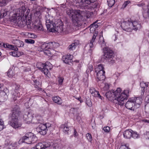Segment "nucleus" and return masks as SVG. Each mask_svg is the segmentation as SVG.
Masks as SVG:
<instances>
[{"mask_svg": "<svg viewBox=\"0 0 149 149\" xmlns=\"http://www.w3.org/2000/svg\"><path fill=\"white\" fill-rule=\"evenodd\" d=\"M140 86L141 87L142 89L143 88L145 89V88L148 87V84L146 83H145L144 82H142L140 83Z\"/></svg>", "mask_w": 149, "mask_h": 149, "instance_id": "40", "label": "nucleus"}, {"mask_svg": "<svg viewBox=\"0 0 149 149\" xmlns=\"http://www.w3.org/2000/svg\"><path fill=\"white\" fill-rule=\"evenodd\" d=\"M99 92L95 90H94V97H98L101 100H103V97L99 93Z\"/></svg>", "mask_w": 149, "mask_h": 149, "instance_id": "31", "label": "nucleus"}, {"mask_svg": "<svg viewBox=\"0 0 149 149\" xmlns=\"http://www.w3.org/2000/svg\"><path fill=\"white\" fill-rule=\"evenodd\" d=\"M97 21L94 22V26L95 27V28H97L99 25H100L99 23H97Z\"/></svg>", "mask_w": 149, "mask_h": 149, "instance_id": "50", "label": "nucleus"}, {"mask_svg": "<svg viewBox=\"0 0 149 149\" xmlns=\"http://www.w3.org/2000/svg\"><path fill=\"white\" fill-rule=\"evenodd\" d=\"M50 146V145L49 144L46 142L39 143L37 144L35 147L32 148L31 149H46Z\"/></svg>", "mask_w": 149, "mask_h": 149, "instance_id": "13", "label": "nucleus"}, {"mask_svg": "<svg viewBox=\"0 0 149 149\" xmlns=\"http://www.w3.org/2000/svg\"><path fill=\"white\" fill-rule=\"evenodd\" d=\"M30 12L29 9H26L24 6H23L17 10V13H15L10 18L11 21L19 26L23 27L26 25L29 29H31L32 27L31 23V17H28ZM33 24H32V25Z\"/></svg>", "mask_w": 149, "mask_h": 149, "instance_id": "1", "label": "nucleus"}, {"mask_svg": "<svg viewBox=\"0 0 149 149\" xmlns=\"http://www.w3.org/2000/svg\"><path fill=\"white\" fill-rule=\"evenodd\" d=\"M52 99L54 102L58 104H61L62 103L61 99L59 97L55 96L52 97Z\"/></svg>", "mask_w": 149, "mask_h": 149, "instance_id": "28", "label": "nucleus"}, {"mask_svg": "<svg viewBox=\"0 0 149 149\" xmlns=\"http://www.w3.org/2000/svg\"><path fill=\"white\" fill-rule=\"evenodd\" d=\"M144 134L146 135L147 137L149 139V132H146V133H145Z\"/></svg>", "mask_w": 149, "mask_h": 149, "instance_id": "58", "label": "nucleus"}, {"mask_svg": "<svg viewBox=\"0 0 149 149\" xmlns=\"http://www.w3.org/2000/svg\"><path fill=\"white\" fill-rule=\"evenodd\" d=\"M3 86V84L0 83V88ZM7 93L3 91H0V101L3 102L7 99Z\"/></svg>", "mask_w": 149, "mask_h": 149, "instance_id": "16", "label": "nucleus"}, {"mask_svg": "<svg viewBox=\"0 0 149 149\" xmlns=\"http://www.w3.org/2000/svg\"><path fill=\"white\" fill-rule=\"evenodd\" d=\"M104 68L103 65L100 64L98 65L95 68V72L97 73L100 71H104Z\"/></svg>", "mask_w": 149, "mask_h": 149, "instance_id": "29", "label": "nucleus"}, {"mask_svg": "<svg viewBox=\"0 0 149 149\" xmlns=\"http://www.w3.org/2000/svg\"><path fill=\"white\" fill-rule=\"evenodd\" d=\"M60 127L63 129V132L65 134H69L71 132L70 127L68 126L67 125L62 124L61 126Z\"/></svg>", "mask_w": 149, "mask_h": 149, "instance_id": "19", "label": "nucleus"}, {"mask_svg": "<svg viewBox=\"0 0 149 149\" xmlns=\"http://www.w3.org/2000/svg\"><path fill=\"white\" fill-rule=\"evenodd\" d=\"M141 103L140 99L139 98H136V100L135 101L131 100L127 102L125 104V107L127 109L134 111V109L133 108L135 104H137L139 105Z\"/></svg>", "mask_w": 149, "mask_h": 149, "instance_id": "11", "label": "nucleus"}, {"mask_svg": "<svg viewBox=\"0 0 149 149\" xmlns=\"http://www.w3.org/2000/svg\"><path fill=\"white\" fill-rule=\"evenodd\" d=\"M7 74L8 77L10 78L15 77V73L13 72L11 69H9L7 72Z\"/></svg>", "mask_w": 149, "mask_h": 149, "instance_id": "30", "label": "nucleus"}, {"mask_svg": "<svg viewBox=\"0 0 149 149\" xmlns=\"http://www.w3.org/2000/svg\"><path fill=\"white\" fill-rule=\"evenodd\" d=\"M77 99L78 100H79L80 103H82L83 102V101L81 99V97H76V96H74L73 97Z\"/></svg>", "mask_w": 149, "mask_h": 149, "instance_id": "54", "label": "nucleus"}, {"mask_svg": "<svg viewBox=\"0 0 149 149\" xmlns=\"http://www.w3.org/2000/svg\"><path fill=\"white\" fill-rule=\"evenodd\" d=\"M146 104L145 105V109L146 112L149 113V95H147L145 98Z\"/></svg>", "mask_w": 149, "mask_h": 149, "instance_id": "22", "label": "nucleus"}, {"mask_svg": "<svg viewBox=\"0 0 149 149\" xmlns=\"http://www.w3.org/2000/svg\"><path fill=\"white\" fill-rule=\"evenodd\" d=\"M130 3V1H125L123 5V6L124 8L126 6Z\"/></svg>", "mask_w": 149, "mask_h": 149, "instance_id": "51", "label": "nucleus"}, {"mask_svg": "<svg viewBox=\"0 0 149 149\" xmlns=\"http://www.w3.org/2000/svg\"><path fill=\"white\" fill-rule=\"evenodd\" d=\"M79 44V41L72 43L68 47V49L69 50H73L75 49L76 47Z\"/></svg>", "mask_w": 149, "mask_h": 149, "instance_id": "26", "label": "nucleus"}, {"mask_svg": "<svg viewBox=\"0 0 149 149\" xmlns=\"http://www.w3.org/2000/svg\"><path fill=\"white\" fill-rule=\"evenodd\" d=\"M28 136L30 138L31 140V143H34L35 142L38 140L37 138L35 135L34 134L31 132H29Z\"/></svg>", "mask_w": 149, "mask_h": 149, "instance_id": "27", "label": "nucleus"}, {"mask_svg": "<svg viewBox=\"0 0 149 149\" xmlns=\"http://www.w3.org/2000/svg\"><path fill=\"white\" fill-rule=\"evenodd\" d=\"M6 44H5L3 43H2L1 42H0V47H1L2 46H3L4 47H4L3 45H6Z\"/></svg>", "mask_w": 149, "mask_h": 149, "instance_id": "61", "label": "nucleus"}, {"mask_svg": "<svg viewBox=\"0 0 149 149\" xmlns=\"http://www.w3.org/2000/svg\"><path fill=\"white\" fill-rule=\"evenodd\" d=\"M47 49L52 50V49L56 48L58 46V44L54 42L46 43Z\"/></svg>", "mask_w": 149, "mask_h": 149, "instance_id": "21", "label": "nucleus"}, {"mask_svg": "<svg viewBox=\"0 0 149 149\" xmlns=\"http://www.w3.org/2000/svg\"><path fill=\"white\" fill-rule=\"evenodd\" d=\"M95 33H94V36L95 37L96 36H97L98 35V31H96L95 30Z\"/></svg>", "mask_w": 149, "mask_h": 149, "instance_id": "60", "label": "nucleus"}, {"mask_svg": "<svg viewBox=\"0 0 149 149\" xmlns=\"http://www.w3.org/2000/svg\"><path fill=\"white\" fill-rule=\"evenodd\" d=\"M133 130L131 129L125 130L123 133L124 137L126 139H130L132 136Z\"/></svg>", "mask_w": 149, "mask_h": 149, "instance_id": "18", "label": "nucleus"}, {"mask_svg": "<svg viewBox=\"0 0 149 149\" xmlns=\"http://www.w3.org/2000/svg\"><path fill=\"white\" fill-rule=\"evenodd\" d=\"M11 0H2L1 1V6H3L6 5L7 3L10 1Z\"/></svg>", "mask_w": 149, "mask_h": 149, "instance_id": "39", "label": "nucleus"}, {"mask_svg": "<svg viewBox=\"0 0 149 149\" xmlns=\"http://www.w3.org/2000/svg\"><path fill=\"white\" fill-rule=\"evenodd\" d=\"M25 42L28 44H33L35 42L34 40L30 39H26L25 40Z\"/></svg>", "mask_w": 149, "mask_h": 149, "instance_id": "41", "label": "nucleus"}, {"mask_svg": "<svg viewBox=\"0 0 149 149\" xmlns=\"http://www.w3.org/2000/svg\"><path fill=\"white\" fill-rule=\"evenodd\" d=\"M4 122L0 117V131L2 130L4 128Z\"/></svg>", "mask_w": 149, "mask_h": 149, "instance_id": "35", "label": "nucleus"}, {"mask_svg": "<svg viewBox=\"0 0 149 149\" xmlns=\"http://www.w3.org/2000/svg\"><path fill=\"white\" fill-rule=\"evenodd\" d=\"M145 5V4L144 3H139L137 4V5L139 7L143 6Z\"/></svg>", "mask_w": 149, "mask_h": 149, "instance_id": "57", "label": "nucleus"}, {"mask_svg": "<svg viewBox=\"0 0 149 149\" xmlns=\"http://www.w3.org/2000/svg\"><path fill=\"white\" fill-rule=\"evenodd\" d=\"M20 113V112L18 107H17L13 109L8 123L13 128H19L22 126V124L18 119V116Z\"/></svg>", "mask_w": 149, "mask_h": 149, "instance_id": "2", "label": "nucleus"}, {"mask_svg": "<svg viewBox=\"0 0 149 149\" xmlns=\"http://www.w3.org/2000/svg\"><path fill=\"white\" fill-rule=\"evenodd\" d=\"M125 24L126 25L127 27H125V30L128 29H132L133 30H137L141 28L140 24L137 21H133L131 19H128L127 22H124Z\"/></svg>", "mask_w": 149, "mask_h": 149, "instance_id": "8", "label": "nucleus"}, {"mask_svg": "<svg viewBox=\"0 0 149 149\" xmlns=\"http://www.w3.org/2000/svg\"><path fill=\"white\" fill-rule=\"evenodd\" d=\"M104 71H100L97 72V79L96 80L97 81H103L105 78Z\"/></svg>", "mask_w": 149, "mask_h": 149, "instance_id": "14", "label": "nucleus"}, {"mask_svg": "<svg viewBox=\"0 0 149 149\" xmlns=\"http://www.w3.org/2000/svg\"><path fill=\"white\" fill-rule=\"evenodd\" d=\"M46 25L48 30L51 32L58 31L61 32L63 31V26H60L59 27L57 24L54 23L52 21V18L50 16L47 15L46 16Z\"/></svg>", "mask_w": 149, "mask_h": 149, "instance_id": "3", "label": "nucleus"}, {"mask_svg": "<svg viewBox=\"0 0 149 149\" xmlns=\"http://www.w3.org/2000/svg\"><path fill=\"white\" fill-rule=\"evenodd\" d=\"M103 130L104 132L108 133L109 132L110 128L109 126H107L105 127H104L103 128Z\"/></svg>", "mask_w": 149, "mask_h": 149, "instance_id": "45", "label": "nucleus"}, {"mask_svg": "<svg viewBox=\"0 0 149 149\" xmlns=\"http://www.w3.org/2000/svg\"><path fill=\"white\" fill-rule=\"evenodd\" d=\"M36 66L47 77H49L50 76V73L49 72L48 70H50L52 69V66L49 62H47L45 64L40 62L38 63Z\"/></svg>", "mask_w": 149, "mask_h": 149, "instance_id": "5", "label": "nucleus"}, {"mask_svg": "<svg viewBox=\"0 0 149 149\" xmlns=\"http://www.w3.org/2000/svg\"><path fill=\"white\" fill-rule=\"evenodd\" d=\"M73 56L71 54H67L63 56L62 58V60L63 62L66 64H68L71 62V61L73 58Z\"/></svg>", "mask_w": 149, "mask_h": 149, "instance_id": "15", "label": "nucleus"}, {"mask_svg": "<svg viewBox=\"0 0 149 149\" xmlns=\"http://www.w3.org/2000/svg\"><path fill=\"white\" fill-rule=\"evenodd\" d=\"M64 79L62 77H59L58 78V83L59 84L61 85Z\"/></svg>", "mask_w": 149, "mask_h": 149, "instance_id": "49", "label": "nucleus"}, {"mask_svg": "<svg viewBox=\"0 0 149 149\" xmlns=\"http://www.w3.org/2000/svg\"><path fill=\"white\" fill-rule=\"evenodd\" d=\"M29 135V133L26 134L25 136L22 137L21 140L22 142L28 144H30L31 143V140L29 137L28 136Z\"/></svg>", "mask_w": 149, "mask_h": 149, "instance_id": "20", "label": "nucleus"}, {"mask_svg": "<svg viewBox=\"0 0 149 149\" xmlns=\"http://www.w3.org/2000/svg\"><path fill=\"white\" fill-rule=\"evenodd\" d=\"M86 103L87 104L89 107H91L92 105L91 101L90 99H89L86 101Z\"/></svg>", "mask_w": 149, "mask_h": 149, "instance_id": "48", "label": "nucleus"}, {"mask_svg": "<svg viewBox=\"0 0 149 149\" xmlns=\"http://www.w3.org/2000/svg\"><path fill=\"white\" fill-rule=\"evenodd\" d=\"M31 115L29 112H27L24 115L23 117V119L28 124L30 123L32 120Z\"/></svg>", "mask_w": 149, "mask_h": 149, "instance_id": "17", "label": "nucleus"}, {"mask_svg": "<svg viewBox=\"0 0 149 149\" xmlns=\"http://www.w3.org/2000/svg\"><path fill=\"white\" fill-rule=\"evenodd\" d=\"M73 136L75 137H77L78 136V133L75 129H74V132H73Z\"/></svg>", "mask_w": 149, "mask_h": 149, "instance_id": "52", "label": "nucleus"}, {"mask_svg": "<svg viewBox=\"0 0 149 149\" xmlns=\"http://www.w3.org/2000/svg\"><path fill=\"white\" fill-rule=\"evenodd\" d=\"M39 48H40V49H41L40 50L41 51H44L47 49V43H44L42 44Z\"/></svg>", "mask_w": 149, "mask_h": 149, "instance_id": "34", "label": "nucleus"}, {"mask_svg": "<svg viewBox=\"0 0 149 149\" xmlns=\"http://www.w3.org/2000/svg\"><path fill=\"white\" fill-rule=\"evenodd\" d=\"M54 147L56 149H61V147L60 146H57V145L54 146Z\"/></svg>", "mask_w": 149, "mask_h": 149, "instance_id": "59", "label": "nucleus"}, {"mask_svg": "<svg viewBox=\"0 0 149 149\" xmlns=\"http://www.w3.org/2000/svg\"><path fill=\"white\" fill-rule=\"evenodd\" d=\"M33 117L35 116V117L36 118V119L39 120H40L42 118V116L41 115H39V114H36L35 115H34V114H33Z\"/></svg>", "mask_w": 149, "mask_h": 149, "instance_id": "46", "label": "nucleus"}, {"mask_svg": "<svg viewBox=\"0 0 149 149\" xmlns=\"http://www.w3.org/2000/svg\"><path fill=\"white\" fill-rule=\"evenodd\" d=\"M130 92V89L128 88H127L126 90H124L123 92H122V93H123L127 97V98L128 97V94Z\"/></svg>", "mask_w": 149, "mask_h": 149, "instance_id": "44", "label": "nucleus"}, {"mask_svg": "<svg viewBox=\"0 0 149 149\" xmlns=\"http://www.w3.org/2000/svg\"><path fill=\"white\" fill-rule=\"evenodd\" d=\"M104 51V55L103 58L107 60L108 62L110 64H113L115 62L114 60H113L114 57V53L112 50L110 49L108 47H105L103 48Z\"/></svg>", "mask_w": 149, "mask_h": 149, "instance_id": "7", "label": "nucleus"}, {"mask_svg": "<svg viewBox=\"0 0 149 149\" xmlns=\"http://www.w3.org/2000/svg\"><path fill=\"white\" fill-rule=\"evenodd\" d=\"M110 85L107 83H105L104 86L103 88L104 90H107L109 88Z\"/></svg>", "mask_w": 149, "mask_h": 149, "instance_id": "47", "label": "nucleus"}, {"mask_svg": "<svg viewBox=\"0 0 149 149\" xmlns=\"http://www.w3.org/2000/svg\"><path fill=\"white\" fill-rule=\"evenodd\" d=\"M105 46V43L104 42H103L102 43V44L101 45V47H102L103 48H105V47H104Z\"/></svg>", "mask_w": 149, "mask_h": 149, "instance_id": "63", "label": "nucleus"}, {"mask_svg": "<svg viewBox=\"0 0 149 149\" xmlns=\"http://www.w3.org/2000/svg\"><path fill=\"white\" fill-rule=\"evenodd\" d=\"M148 10L147 12H144L143 13V16L145 18L149 17V2L147 6Z\"/></svg>", "mask_w": 149, "mask_h": 149, "instance_id": "32", "label": "nucleus"}, {"mask_svg": "<svg viewBox=\"0 0 149 149\" xmlns=\"http://www.w3.org/2000/svg\"><path fill=\"white\" fill-rule=\"evenodd\" d=\"M90 31L91 33H93V23L90 26Z\"/></svg>", "mask_w": 149, "mask_h": 149, "instance_id": "55", "label": "nucleus"}, {"mask_svg": "<svg viewBox=\"0 0 149 149\" xmlns=\"http://www.w3.org/2000/svg\"><path fill=\"white\" fill-rule=\"evenodd\" d=\"M100 7V3L97 1H94V15L97 14Z\"/></svg>", "mask_w": 149, "mask_h": 149, "instance_id": "25", "label": "nucleus"}, {"mask_svg": "<svg viewBox=\"0 0 149 149\" xmlns=\"http://www.w3.org/2000/svg\"><path fill=\"white\" fill-rule=\"evenodd\" d=\"M16 45L17 47H23L24 45V42L22 41H20L19 40H16Z\"/></svg>", "mask_w": 149, "mask_h": 149, "instance_id": "33", "label": "nucleus"}, {"mask_svg": "<svg viewBox=\"0 0 149 149\" xmlns=\"http://www.w3.org/2000/svg\"><path fill=\"white\" fill-rule=\"evenodd\" d=\"M28 35L29 37L30 38H35L37 37V36L33 33H28Z\"/></svg>", "mask_w": 149, "mask_h": 149, "instance_id": "42", "label": "nucleus"}, {"mask_svg": "<svg viewBox=\"0 0 149 149\" xmlns=\"http://www.w3.org/2000/svg\"><path fill=\"white\" fill-rule=\"evenodd\" d=\"M40 15L38 17L37 19L35 20V22L32 24V27L33 28L34 31L38 33H41L44 31V29L42 25L40 19Z\"/></svg>", "mask_w": 149, "mask_h": 149, "instance_id": "9", "label": "nucleus"}, {"mask_svg": "<svg viewBox=\"0 0 149 149\" xmlns=\"http://www.w3.org/2000/svg\"><path fill=\"white\" fill-rule=\"evenodd\" d=\"M133 138L134 139H136L139 137L140 136L137 132L133 131V132L132 133V136Z\"/></svg>", "mask_w": 149, "mask_h": 149, "instance_id": "37", "label": "nucleus"}, {"mask_svg": "<svg viewBox=\"0 0 149 149\" xmlns=\"http://www.w3.org/2000/svg\"><path fill=\"white\" fill-rule=\"evenodd\" d=\"M4 47L6 48L11 49L14 51L9 52L10 55H12L14 57H19L22 55V53L19 52H17V48L15 46L12 45H9L6 43V45H3Z\"/></svg>", "mask_w": 149, "mask_h": 149, "instance_id": "10", "label": "nucleus"}, {"mask_svg": "<svg viewBox=\"0 0 149 149\" xmlns=\"http://www.w3.org/2000/svg\"><path fill=\"white\" fill-rule=\"evenodd\" d=\"M9 12V10H8L7 8H2L0 11V17L1 18H3L5 16H6L8 13Z\"/></svg>", "mask_w": 149, "mask_h": 149, "instance_id": "23", "label": "nucleus"}, {"mask_svg": "<svg viewBox=\"0 0 149 149\" xmlns=\"http://www.w3.org/2000/svg\"><path fill=\"white\" fill-rule=\"evenodd\" d=\"M145 89H144L143 88L142 89V93H141V95H142L144 96L145 94V95H146V93H145Z\"/></svg>", "mask_w": 149, "mask_h": 149, "instance_id": "56", "label": "nucleus"}, {"mask_svg": "<svg viewBox=\"0 0 149 149\" xmlns=\"http://www.w3.org/2000/svg\"><path fill=\"white\" fill-rule=\"evenodd\" d=\"M30 70V69L29 68H27L25 69H24V70L26 72L29 71Z\"/></svg>", "mask_w": 149, "mask_h": 149, "instance_id": "62", "label": "nucleus"}, {"mask_svg": "<svg viewBox=\"0 0 149 149\" xmlns=\"http://www.w3.org/2000/svg\"><path fill=\"white\" fill-rule=\"evenodd\" d=\"M115 91H113L112 92L111 91H109L107 92L106 94L105 95L107 97V98L110 100L111 99V98L112 97L113 98L112 99H113V98H114L115 96H114L115 95Z\"/></svg>", "mask_w": 149, "mask_h": 149, "instance_id": "24", "label": "nucleus"}, {"mask_svg": "<svg viewBox=\"0 0 149 149\" xmlns=\"http://www.w3.org/2000/svg\"><path fill=\"white\" fill-rule=\"evenodd\" d=\"M67 14L72 18L74 23H78V22L82 20L81 12L79 10H73L70 9L67 11Z\"/></svg>", "mask_w": 149, "mask_h": 149, "instance_id": "4", "label": "nucleus"}, {"mask_svg": "<svg viewBox=\"0 0 149 149\" xmlns=\"http://www.w3.org/2000/svg\"><path fill=\"white\" fill-rule=\"evenodd\" d=\"M33 82L35 83H36L38 85L39 84V82L36 80H33Z\"/></svg>", "mask_w": 149, "mask_h": 149, "instance_id": "64", "label": "nucleus"}, {"mask_svg": "<svg viewBox=\"0 0 149 149\" xmlns=\"http://www.w3.org/2000/svg\"><path fill=\"white\" fill-rule=\"evenodd\" d=\"M93 36L92 39L91 40L89 44V46L90 47L91 49V48H92L93 47Z\"/></svg>", "mask_w": 149, "mask_h": 149, "instance_id": "53", "label": "nucleus"}, {"mask_svg": "<svg viewBox=\"0 0 149 149\" xmlns=\"http://www.w3.org/2000/svg\"><path fill=\"white\" fill-rule=\"evenodd\" d=\"M86 137L88 140L91 142L92 141V137L91 134L89 133H88L86 135Z\"/></svg>", "mask_w": 149, "mask_h": 149, "instance_id": "43", "label": "nucleus"}, {"mask_svg": "<svg viewBox=\"0 0 149 149\" xmlns=\"http://www.w3.org/2000/svg\"><path fill=\"white\" fill-rule=\"evenodd\" d=\"M51 51L50 49H47L43 52L45 54L49 56H50L52 54Z\"/></svg>", "mask_w": 149, "mask_h": 149, "instance_id": "36", "label": "nucleus"}, {"mask_svg": "<svg viewBox=\"0 0 149 149\" xmlns=\"http://www.w3.org/2000/svg\"><path fill=\"white\" fill-rule=\"evenodd\" d=\"M51 124L49 123L46 124H40L38 128L39 132L42 135H45L46 134L47 128L50 126Z\"/></svg>", "mask_w": 149, "mask_h": 149, "instance_id": "12", "label": "nucleus"}, {"mask_svg": "<svg viewBox=\"0 0 149 149\" xmlns=\"http://www.w3.org/2000/svg\"><path fill=\"white\" fill-rule=\"evenodd\" d=\"M121 90L120 88H118L115 91V96L114 99L116 100L119 105H123L124 103V101L127 99L126 95L123 93H121Z\"/></svg>", "mask_w": 149, "mask_h": 149, "instance_id": "6", "label": "nucleus"}, {"mask_svg": "<svg viewBox=\"0 0 149 149\" xmlns=\"http://www.w3.org/2000/svg\"><path fill=\"white\" fill-rule=\"evenodd\" d=\"M108 5L109 7H111L114 5L115 0H108L107 1Z\"/></svg>", "mask_w": 149, "mask_h": 149, "instance_id": "38", "label": "nucleus"}]
</instances>
